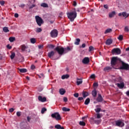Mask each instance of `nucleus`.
Listing matches in <instances>:
<instances>
[{
  "label": "nucleus",
  "instance_id": "4468645a",
  "mask_svg": "<svg viewBox=\"0 0 129 129\" xmlns=\"http://www.w3.org/2000/svg\"><path fill=\"white\" fill-rule=\"evenodd\" d=\"M54 55H55V51H50L47 53L48 57H49V58H50V59L52 58V57H53Z\"/></svg>",
  "mask_w": 129,
  "mask_h": 129
},
{
  "label": "nucleus",
  "instance_id": "a878e982",
  "mask_svg": "<svg viewBox=\"0 0 129 129\" xmlns=\"http://www.w3.org/2000/svg\"><path fill=\"white\" fill-rule=\"evenodd\" d=\"M19 71L21 73H26L27 72V70L26 69H20Z\"/></svg>",
  "mask_w": 129,
  "mask_h": 129
},
{
  "label": "nucleus",
  "instance_id": "5701e85b",
  "mask_svg": "<svg viewBox=\"0 0 129 129\" xmlns=\"http://www.w3.org/2000/svg\"><path fill=\"white\" fill-rule=\"evenodd\" d=\"M111 32H112V29L108 28L105 30L104 34H108V33H111Z\"/></svg>",
  "mask_w": 129,
  "mask_h": 129
},
{
  "label": "nucleus",
  "instance_id": "f3484780",
  "mask_svg": "<svg viewBox=\"0 0 129 129\" xmlns=\"http://www.w3.org/2000/svg\"><path fill=\"white\" fill-rule=\"evenodd\" d=\"M59 92L61 95H64L66 93V91L64 89H59Z\"/></svg>",
  "mask_w": 129,
  "mask_h": 129
},
{
  "label": "nucleus",
  "instance_id": "dca6fc26",
  "mask_svg": "<svg viewBox=\"0 0 129 129\" xmlns=\"http://www.w3.org/2000/svg\"><path fill=\"white\" fill-rule=\"evenodd\" d=\"M112 44V39H108L106 41V45H111Z\"/></svg>",
  "mask_w": 129,
  "mask_h": 129
},
{
  "label": "nucleus",
  "instance_id": "ddd939ff",
  "mask_svg": "<svg viewBox=\"0 0 129 129\" xmlns=\"http://www.w3.org/2000/svg\"><path fill=\"white\" fill-rule=\"evenodd\" d=\"M114 81L115 82V83H121V82H123V81L122 80V79L121 78V77H119L118 78H116L114 80Z\"/></svg>",
  "mask_w": 129,
  "mask_h": 129
},
{
  "label": "nucleus",
  "instance_id": "09e8293b",
  "mask_svg": "<svg viewBox=\"0 0 129 129\" xmlns=\"http://www.w3.org/2000/svg\"><path fill=\"white\" fill-rule=\"evenodd\" d=\"M93 85L94 87H97L98 86V83H94Z\"/></svg>",
  "mask_w": 129,
  "mask_h": 129
},
{
  "label": "nucleus",
  "instance_id": "3c124183",
  "mask_svg": "<svg viewBox=\"0 0 129 129\" xmlns=\"http://www.w3.org/2000/svg\"><path fill=\"white\" fill-rule=\"evenodd\" d=\"M0 5H1L2 6H4V5H5V1H0Z\"/></svg>",
  "mask_w": 129,
  "mask_h": 129
},
{
  "label": "nucleus",
  "instance_id": "6ab92c4d",
  "mask_svg": "<svg viewBox=\"0 0 129 129\" xmlns=\"http://www.w3.org/2000/svg\"><path fill=\"white\" fill-rule=\"evenodd\" d=\"M115 16V12L114 11L112 12L109 14V17L110 18H113Z\"/></svg>",
  "mask_w": 129,
  "mask_h": 129
},
{
  "label": "nucleus",
  "instance_id": "39448f33",
  "mask_svg": "<svg viewBox=\"0 0 129 129\" xmlns=\"http://www.w3.org/2000/svg\"><path fill=\"white\" fill-rule=\"evenodd\" d=\"M121 63V66L120 67L121 70H129V64L123 62V61H120Z\"/></svg>",
  "mask_w": 129,
  "mask_h": 129
},
{
  "label": "nucleus",
  "instance_id": "423d86ee",
  "mask_svg": "<svg viewBox=\"0 0 129 129\" xmlns=\"http://www.w3.org/2000/svg\"><path fill=\"white\" fill-rule=\"evenodd\" d=\"M51 116L52 118H55L56 120H61V119H62L61 116H60V114H59L58 112L52 113L51 115Z\"/></svg>",
  "mask_w": 129,
  "mask_h": 129
},
{
  "label": "nucleus",
  "instance_id": "2f4dec72",
  "mask_svg": "<svg viewBox=\"0 0 129 129\" xmlns=\"http://www.w3.org/2000/svg\"><path fill=\"white\" fill-rule=\"evenodd\" d=\"M9 41L11 42H13L14 41H16V38L14 37H11L9 38Z\"/></svg>",
  "mask_w": 129,
  "mask_h": 129
},
{
  "label": "nucleus",
  "instance_id": "4d7b16f0",
  "mask_svg": "<svg viewBox=\"0 0 129 129\" xmlns=\"http://www.w3.org/2000/svg\"><path fill=\"white\" fill-rule=\"evenodd\" d=\"M25 6H26V5L23 4H21L20 5H19V7H20V8H24V7H25Z\"/></svg>",
  "mask_w": 129,
  "mask_h": 129
},
{
  "label": "nucleus",
  "instance_id": "864d4df0",
  "mask_svg": "<svg viewBox=\"0 0 129 129\" xmlns=\"http://www.w3.org/2000/svg\"><path fill=\"white\" fill-rule=\"evenodd\" d=\"M101 115H100V114L98 113L97 114V118H101Z\"/></svg>",
  "mask_w": 129,
  "mask_h": 129
},
{
  "label": "nucleus",
  "instance_id": "f704fd0d",
  "mask_svg": "<svg viewBox=\"0 0 129 129\" xmlns=\"http://www.w3.org/2000/svg\"><path fill=\"white\" fill-rule=\"evenodd\" d=\"M117 39L119 40V41H122V40H123V36L120 35H119V37H117Z\"/></svg>",
  "mask_w": 129,
  "mask_h": 129
},
{
  "label": "nucleus",
  "instance_id": "c03bdc74",
  "mask_svg": "<svg viewBox=\"0 0 129 129\" xmlns=\"http://www.w3.org/2000/svg\"><path fill=\"white\" fill-rule=\"evenodd\" d=\"M89 52H91L92 51H93V50H94V48L92 46H90L89 47Z\"/></svg>",
  "mask_w": 129,
  "mask_h": 129
},
{
  "label": "nucleus",
  "instance_id": "f03ea898",
  "mask_svg": "<svg viewBox=\"0 0 129 129\" xmlns=\"http://www.w3.org/2000/svg\"><path fill=\"white\" fill-rule=\"evenodd\" d=\"M68 18L70 20L71 22H73L75 18L77 17V13H76V9H74V11L67 14Z\"/></svg>",
  "mask_w": 129,
  "mask_h": 129
},
{
  "label": "nucleus",
  "instance_id": "f8f14e48",
  "mask_svg": "<svg viewBox=\"0 0 129 129\" xmlns=\"http://www.w3.org/2000/svg\"><path fill=\"white\" fill-rule=\"evenodd\" d=\"M38 100L40 101V102H45L47 101V98L45 97H42L41 96H38Z\"/></svg>",
  "mask_w": 129,
  "mask_h": 129
},
{
  "label": "nucleus",
  "instance_id": "4c0bfd02",
  "mask_svg": "<svg viewBox=\"0 0 129 129\" xmlns=\"http://www.w3.org/2000/svg\"><path fill=\"white\" fill-rule=\"evenodd\" d=\"M15 56H16V54L15 53V52H13L11 54V55L10 56V58H11V60H13V59H14L15 58Z\"/></svg>",
  "mask_w": 129,
  "mask_h": 129
},
{
  "label": "nucleus",
  "instance_id": "0eeeda50",
  "mask_svg": "<svg viewBox=\"0 0 129 129\" xmlns=\"http://www.w3.org/2000/svg\"><path fill=\"white\" fill-rule=\"evenodd\" d=\"M58 36V30L54 29L50 32V36L51 38H56Z\"/></svg>",
  "mask_w": 129,
  "mask_h": 129
},
{
  "label": "nucleus",
  "instance_id": "9d476101",
  "mask_svg": "<svg viewBox=\"0 0 129 129\" xmlns=\"http://www.w3.org/2000/svg\"><path fill=\"white\" fill-rule=\"evenodd\" d=\"M90 62V59L88 57H86L84 58L82 60V63L85 65H88V64H89Z\"/></svg>",
  "mask_w": 129,
  "mask_h": 129
},
{
  "label": "nucleus",
  "instance_id": "2eb2a0df",
  "mask_svg": "<svg viewBox=\"0 0 129 129\" xmlns=\"http://www.w3.org/2000/svg\"><path fill=\"white\" fill-rule=\"evenodd\" d=\"M97 100L98 102H102L103 98H102V96H101V94L98 95V97L97 98Z\"/></svg>",
  "mask_w": 129,
  "mask_h": 129
},
{
  "label": "nucleus",
  "instance_id": "13d9d810",
  "mask_svg": "<svg viewBox=\"0 0 129 129\" xmlns=\"http://www.w3.org/2000/svg\"><path fill=\"white\" fill-rule=\"evenodd\" d=\"M85 47H86V44L83 43L82 46H81V48H85Z\"/></svg>",
  "mask_w": 129,
  "mask_h": 129
},
{
  "label": "nucleus",
  "instance_id": "412c9836",
  "mask_svg": "<svg viewBox=\"0 0 129 129\" xmlns=\"http://www.w3.org/2000/svg\"><path fill=\"white\" fill-rule=\"evenodd\" d=\"M80 39L79 38H77L76 39V41L74 43L75 45H79V44H80Z\"/></svg>",
  "mask_w": 129,
  "mask_h": 129
},
{
  "label": "nucleus",
  "instance_id": "bf43d9fd",
  "mask_svg": "<svg viewBox=\"0 0 129 129\" xmlns=\"http://www.w3.org/2000/svg\"><path fill=\"white\" fill-rule=\"evenodd\" d=\"M14 110H15V109L13 108H11L9 109V112H13Z\"/></svg>",
  "mask_w": 129,
  "mask_h": 129
},
{
  "label": "nucleus",
  "instance_id": "393cba45",
  "mask_svg": "<svg viewBox=\"0 0 129 129\" xmlns=\"http://www.w3.org/2000/svg\"><path fill=\"white\" fill-rule=\"evenodd\" d=\"M122 16L125 18H127V17L129 16V14H127V13H126L125 12H122Z\"/></svg>",
  "mask_w": 129,
  "mask_h": 129
},
{
  "label": "nucleus",
  "instance_id": "4be33fe9",
  "mask_svg": "<svg viewBox=\"0 0 129 129\" xmlns=\"http://www.w3.org/2000/svg\"><path fill=\"white\" fill-rule=\"evenodd\" d=\"M88 95H89V94L87 92H84L83 93V96L84 98L87 97V96H88Z\"/></svg>",
  "mask_w": 129,
  "mask_h": 129
},
{
  "label": "nucleus",
  "instance_id": "a211bd4d",
  "mask_svg": "<svg viewBox=\"0 0 129 129\" xmlns=\"http://www.w3.org/2000/svg\"><path fill=\"white\" fill-rule=\"evenodd\" d=\"M70 77L69 75L67 74V75H63L61 76V79L64 80V79H68V78Z\"/></svg>",
  "mask_w": 129,
  "mask_h": 129
},
{
  "label": "nucleus",
  "instance_id": "b1692460",
  "mask_svg": "<svg viewBox=\"0 0 129 129\" xmlns=\"http://www.w3.org/2000/svg\"><path fill=\"white\" fill-rule=\"evenodd\" d=\"M89 102H90V99L89 98H88L85 101V104L86 105H88V104H89Z\"/></svg>",
  "mask_w": 129,
  "mask_h": 129
},
{
  "label": "nucleus",
  "instance_id": "e433bc0d",
  "mask_svg": "<svg viewBox=\"0 0 129 129\" xmlns=\"http://www.w3.org/2000/svg\"><path fill=\"white\" fill-rule=\"evenodd\" d=\"M48 48H49V49H54L55 46H54V45L53 44H48L47 45Z\"/></svg>",
  "mask_w": 129,
  "mask_h": 129
},
{
  "label": "nucleus",
  "instance_id": "0e129e2a",
  "mask_svg": "<svg viewBox=\"0 0 129 129\" xmlns=\"http://www.w3.org/2000/svg\"><path fill=\"white\" fill-rule=\"evenodd\" d=\"M43 47H44V45H38V48H39V49H42V48H43Z\"/></svg>",
  "mask_w": 129,
  "mask_h": 129
},
{
  "label": "nucleus",
  "instance_id": "de8ad7c7",
  "mask_svg": "<svg viewBox=\"0 0 129 129\" xmlns=\"http://www.w3.org/2000/svg\"><path fill=\"white\" fill-rule=\"evenodd\" d=\"M87 118V116H85L84 117H83L82 118V120H83L84 121H85V120H86V119Z\"/></svg>",
  "mask_w": 129,
  "mask_h": 129
},
{
  "label": "nucleus",
  "instance_id": "79ce46f5",
  "mask_svg": "<svg viewBox=\"0 0 129 129\" xmlns=\"http://www.w3.org/2000/svg\"><path fill=\"white\" fill-rule=\"evenodd\" d=\"M111 69V68L110 67H107L104 69V71H108V70H110Z\"/></svg>",
  "mask_w": 129,
  "mask_h": 129
},
{
  "label": "nucleus",
  "instance_id": "69168bd1",
  "mask_svg": "<svg viewBox=\"0 0 129 129\" xmlns=\"http://www.w3.org/2000/svg\"><path fill=\"white\" fill-rule=\"evenodd\" d=\"M15 18H19V14L18 13H16L14 15Z\"/></svg>",
  "mask_w": 129,
  "mask_h": 129
},
{
  "label": "nucleus",
  "instance_id": "338daca9",
  "mask_svg": "<svg viewBox=\"0 0 129 129\" xmlns=\"http://www.w3.org/2000/svg\"><path fill=\"white\" fill-rule=\"evenodd\" d=\"M8 49H12V46L10 45V44L7 45V46Z\"/></svg>",
  "mask_w": 129,
  "mask_h": 129
},
{
  "label": "nucleus",
  "instance_id": "aec40b11",
  "mask_svg": "<svg viewBox=\"0 0 129 129\" xmlns=\"http://www.w3.org/2000/svg\"><path fill=\"white\" fill-rule=\"evenodd\" d=\"M55 128L56 129H64V127L61 126V125L60 124H56L54 126Z\"/></svg>",
  "mask_w": 129,
  "mask_h": 129
},
{
  "label": "nucleus",
  "instance_id": "603ef678",
  "mask_svg": "<svg viewBox=\"0 0 129 129\" xmlns=\"http://www.w3.org/2000/svg\"><path fill=\"white\" fill-rule=\"evenodd\" d=\"M73 5L74 6V7H76V6H77V3L76 1L73 2Z\"/></svg>",
  "mask_w": 129,
  "mask_h": 129
},
{
  "label": "nucleus",
  "instance_id": "6e6552de",
  "mask_svg": "<svg viewBox=\"0 0 129 129\" xmlns=\"http://www.w3.org/2000/svg\"><path fill=\"white\" fill-rule=\"evenodd\" d=\"M111 53L112 55H114V54H116V55H119V54L121 53V51L120 50V49L118 48H114L112 50Z\"/></svg>",
  "mask_w": 129,
  "mask_h": 129
},
{
  "label": "nucleus",
  "instance_id": "a19ab883",
  "mask_svg": "<svg viewBox=\"0 0 129 129\" xmlns=\"http://www.w3.org/2000/svg\"><path fill=\"white\" fill-rule=\"evenodd\" d=\"M124 31L126 32V33H128V32H129L128 26H125L124 29Z\"/></svg>",
  "mask_w": 129,
  "mask_h": 129
},
{
  "label": "nucleus",
  "instance_id": "cd10ccee",
  "mask_svg": "<svg viewBox=\"0 0 129 129\" xmlns=\"http://www.w3.org/2000/svg\"><path fill=\"white\" fill-rule=\"evenodd\" d=\"M30 42L31 44H35V43H36V39L35 38H31Z\"/></svg>",
  "mask_w": 129,
  "mask_h": 129
},
{
  "label": "nucleus",
  "instance_id": "9b49d317",
  "mask_svg": "<svg viewBox=\"0 0 129 129\" xmlns=\"http://www.w3.org/2000/svg\"><path fill=\"white\" fill-rule=\"evenodd\" d=\"M116 85H117V87L120 89H122V88L124 87V83L122 82L121 83H116Z\"/></svg>",
  "mask_w": 129,
  "mask_h": 129
},
{
  "label": "nucleus",
  "instance_id": "49530a36",
  "mask_svg": "<svg viewBox=\"0 0 129 129\" xmlns=\"http://www.w3.org/2000/svg\"><path fill=\"white\" fill-rule=\"evenodd\" d=\"M90 78L91 79H94L95 78V74H92L90 76Z\"/></svg>",
  "mask_w": 129,
  "mask_h": 129
},
{
  "label": "nucleus",
  "instance_id": "e2e57ef3",
  "mask_svg": "<svg viewBox=\"0 0 129 129\" xmlns=\"http://www.w3.org/2000/svg\"><path fill=\"white\" fill-rule=\"evenodd\" d=\"M35 68H36V67L34 66V64L31 65V69H32L33 70L35 69Z\"/></svg>",
  "mask_w": 129,
  "mask_h": 129
},
{
  "label": "nucleus",
  "instance_id": "7ed1b4c3",
  "mask_svg": "<svg viewBox=\"0 0 129 129\" xmlns=\"http://www.w3.org/2000/svg\"><path fill=\"white\" fill-rule=\"evenodd\" d=\"M120 61V62L121 61L119 58H118L117 56H114L112 57V59L111 60V66H115L116 64H117V61Z\"/></svg>",
  "mask_w": 129,
  "mask_h": 129
},
{
  "label": "nucleus",
  "instance_id": "a18cd8bd",
  "mask_svg": "<svg viewBox=\"0 0 129 129\" xmlns=\"http://www.w3.org/2000/svg\"><path fill=\"white\" fill-rule=\"evenodd\" d=\"M81 125L82 126H85V125H86V123H85V121H81Z\"/></svg>",
  "mask_w": 129,
  "mask_h": 129
},
{
  "label": "nucleus",
  "instance_id": "bb28decb",
  "mask_svg": "<svg viewBox=\"0 0 129 129\" xmlns=\"http://www.w3.org/2000/svg\"><path fill=\"white\" fill-rule=\"evenodd\" d=\"M92 95L94 97H96V95H97V92L96 90H94L92 91Z\"/></svg>",
  "mask_w": 129,
  "mask_h": 129
},
{
  "label": "nucleus",
  "instance_id": "ea45409f",
  "mask_svg": "<svg viewBox=\"0 0 129 129\" xmlns=\"http://www.w3.org/2000/svg\"><path fill=\"white\" fill-rule=\"evenodd\" d=\"M42 31V29L41 28H38L36 29V33H41Z\"/></svg>",
  "mask_w": 129,
  "mask_h": 129
},
{
  "label": "nucleus",
  "instance_id": "c85d7f7f",
  "mask_svg": "<svg viewBox=\"0 0 129 129\" xmlns=\"http://www.w3.org/2000/svg\"><path fill=\"white\" fill-rule=\"evenodd\" d=\"M94 122L96 124H99L101 122V119L95 120Z\"/></svg>",
  "mask_w": 129,
  "mask_h": 129
},
{
  "label": "nucleus",
  "instance_id": "052dcab7",
  "mask_svg": "<svg viewBox=\"0 0 129 129\" xmlns=\"http://www.w3.org/2000/svg\"><path fill=\"white\" fill-rule=\"evenodd\" d=\"M16 114L17 116H21V112H17Z\"/></svg>",
  "mask_w": 129,
  "mask_h": 129
},
{
  "label": "nucleus",
  "instance_id": "37998d69",
  "mask_svg": "<svg viewBox=\"0 0 129 129\" xmlns=\"http://www.w3.org/2000/svg\"><path fill=\"white\" fill-rule=\"evenodd\" d=\"M101 110V109L100 108H97L96 109H95V111L97 113L100 112Z\"/></svg>",
  "mask_w": 129,
  "mask_h": 129
},
{
  "label": "nucleus",
  "instance_id": "680f3d73",
  "mask_svg": "<svg viewBox=\"0 0 129 129\" xmlns=\"http://www.w3.org/2000/svg\"><path fill=\"white\" fill-rule=\"evenodd\" d=\"M103 7L104 9H108V5H104Z\"/></svg>",
  "mask_w": 129,
  "mask_h": 129
},
{
  "label": "nucleus",
  "instance_id": "c756f323",
  "mask_svg": "<svg viewBox=\"0 0 129 129\" xmlns=\"http://www.w3.org/2000/svg\"><path fill=\"white\" fill-rule=\"evenodd\" d=\"M62 110L63 111H64L65 112H67V111H70V108H68L67 107H63L62 108Z\"/></svg>",
  "mask_w": 129,
  "mask_h": 129
},
{
  "label": "nucleus",
  "instance_id": "8fccbe9b",
  "mask_svg": "<svg viewBox=\"0 0 129 129\" xmlns=\"http://www.w3.org/2000/svg\"><path fill=\"white\" fill-rule=\"evenodd\" d=\"M63 101L64 102H67L68 101V99L67 98V97H63Z\"/></svg>",
  "mask_w": 129,
  "mask_h": 129
},
{
  "label": "nucleus",
  "instance_id": "6e6d98bb",
  "mask_svg": "<svg viewBox=\"0 0 129 129\" xmlns=\"http://www.w3.org/2000/svg\"><path fill=\"white\" fill-rule=\"evenodd\" d=\"M35 7H36V5L33 4L31 6H30V7H29V9H33V8H35Z\"/></svg>",
  "mask_w": 129,
  "mask_h": 129
},
{
  "label": "nucleus",
  "instance_id": "58836bf2",
  "mask_svg": "<svg viewBox=\"0 0 129 129\" xmlns=\"http://www.w3.org/2000/svg\"><path fill=\"white\" fill-rule=\"evenodd\" d=\"M45 111H47V109L46 108H42L41 109V113L42 114H44Z\"/></svg>",
  "mask_w": 129,
  "mask_h": 129
},
{
  "label": "nucleus",
  "instance_id": "72a5a7b5",
  "mask_svg": "<svg viewBox=\"0 0 129 129\" xmlns=\"http://www.w3.org/2000/svg\"><path fill=\"white\" fill-rule=\"evenodd\" d=\"M94 118L92 117L90 118V123L91 124H94L95 122H94Z\"/></svg>",
  "mask_w": 129,
  "mask_h": 129
},
{
  "label": "nucleus",
  "instance_id": "f257e3e1",
  "mask_svg": "<svg viewBox=\"0 0 129 129\" xmlns=\"http://www.w3.org/2000/svg\"><path fill=\"white\" fill-rule=\"evenodd\" d=\"M55 51L57 52L59 55H63V54H66L71 51V48L68 46L67 48H64L61 46H57L55 48Z\"/></svg>",
  "mask_w": 129,
  "mask_h": 129
},
{
  "label": "nucleus",
  "instance_id": "5fc2aeb1",
  "mask_svg": "<svg viewBox=\"0 0 129 129\" xmlns=\"http://www.w3.org/2000/svg\"><path fill=\"white\" fill-rule=\"evenodd\" d=\"M74 96H75V97H78V96H79V94H78V93H75L74 94Z\"/></svg>",
  "mask_w": 129,
  "mask_h": 129
},
{
  "label": "nucleus",
  "instance_id": "c9c22d12",
  "mask_svg": "<svg viewBox=\"0 0 129 129\" xmlns=\"http://www.w3.org/2000/svg\"><path fill=\"white\" fill-rule=\"evenodd\" d=\"M3 31L4 32H5V33H8L10 32V30H9V29L8 28V27L3 28Z\"/></svg>",
  "mask_w": 129,
  "mask_h": 129
},
{
  "label": "nucleus",
  "instance_id": "473e14b6",
  "mask_svg": "<svg viewBox=\"0 0 129 129\" xmlns=\"http://www.w3.org/2000/svg\"><path fill=\"white\" fill-rule=\"evenodd\" d=\"M28 47H27V46H26V45H21V49L22 51H25L26 50V49H27Z\"/></svg>",
  "mask_w": 129,
  "mask_h": 129
},
{
  "label": "nucleus",
  "instance_id": "7c9ffc66",
  "mask_svg": "<svg viewBox=\"0 0 129 129\" xmlns=\"http://www.w3.org/2000/svg\"><path fill=\"white\" fill-rule=\"evenodd\" d=\"M40 6H41V7H42L43 8H48V4H47L45 3L41 4Z\"/></svg>",
  "mask_w": 129,
  "mask_h": 129
},
{
  "label": "nucleus",
  "instance_id": "20e7f679",
  "mask_svg": "<svg viewBox=\"0 0 129 129\" xmlns=\"http://www.w3.org/2000/svg\"><path fill=\"white\" fill-rule=\"evenodd\" d=\"M36 22L39 27H41L42 24H44V21L43 19L39 16H35Z\"/></svg>",
  "mask_w": 129,
  "mask_h": 129
},
{
  "label": "nucleus",
  "instance_id": "774afa93",
  "mask_svg": "<svg viewBox=\"0 0 129 129\" xmlns=\"http://www.w3.org/2000/svg\"><path fill=\"white\" fill-rule=\"evenodd\" d=\"M126 95H127V96L129 97V91H127L126 92Z\"/></svg>",
  "mask_w": 129,
  "mask_h": 129
},
{
  "label": "nucleus",
  "instance_id": "1a4fd4ad",
  "mask_svg": "<svg viewBox=\"0 0 129 129\" xmlns=\"http://www.w3.org/2000/svg\"><path fill=\"white\" fill-rule=\"evenodd\" d=\"M115 125L116 126H120V127H122V126H124V123H123L120 120H118L115 121Z\"/></svg>",
  "mask_w": 129,
  "mask_h": 129
}]
</instances>
